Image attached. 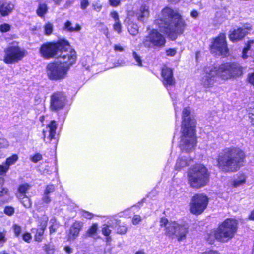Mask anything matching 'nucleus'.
<instances>
[{"label": "nucleus", "instance_id": "6", "mask_svg": "<svg viewBox=\"0 0 254 254\" xmlns=\"http://www.w3.org/2000/svg\"><path fill=\"white\" fill-rule=\"evenodd\" d=\"M68 46V41L62 40L56 43L48 42L40 47L39 52L41 56L45 59L58 57L61 51Z\"/></svg>", "mask_w": 254, "mask_h": 254}, {"label": "nucleus", "instance_id": "59", "mask_svg": "<svg viewBox=\"0 0 254 254\" xmlns=\"http://www.w3.org/2000/svg\"><path fill=\"white\" fill-rule=\"evenodd\" d=\"M110 16L114 19L115 22L119 21V15L116 11L111 12Z\"/></svg>", "mask_w": 254, "mask_h": 254}, {"label": "nucleus", "instance_id": "62", "mask_svg": "<svg viewBox=\"0 0 254 254\" xmlns=\"http://www.w3.org/2000/svg\"><path fill=\"white\" fill-rule=\"evenodd\" d=\"M114 50L115 51L122 52L124 51V48L123 47H122L121 46H120V45H115Z\"/></svg>", "mask_w": 254, "mask_h": 254}, {"label": "nucleus", "instance_id": "49", "mask_svg": "<svg viewBox=\"0 0 254 254\" xmlns=\"http://www.w3.org/2000/svg\"><path fill=\"white\" fill-rule=\"evenodd\" d=\"M42 201L45 203L48 204L51 202V199L49 195L44 193L42 198Z\"/></svg>", "mask_w": 254, "mask_h": 254}, {"label": "nucleus", "instance_id": "25", "mask_svg": "<svg viewBox=\"0 0 254 254\" xmlns=\"http://www.w3.org/2000/svg\"><path fill=\"white\" fill-rule=\"evenodd\" d=\"M64 28L67 31L72 32L75 31H79L81 30V27L79 25L77 24L76 27L75 28H74L72 26L71 22L69 21H67L64 24Z\"/></svg>", "mask_w": 254, "mask_h": 254}, {"label": "nucleus", "instance_id": "11", "mask_svg": "<svg viewBox=\"0 0 254 254\" xmlns=\"http://www.w3.org/2000/svg\"><path fill=\"white\" fill-rule=\"evenodd\" d=\"M208 197L204 194H196L194 195L190 203V212L195 215L201 214L207 207Z\"/></svg>", "mask_w": 254, "mask_h": 254}, {"label": "nucleus", "instance_id": "18", "mask_svg": "<svg viewBox=\"0 0 254 254\" xmlns=\"http://www.w3.org/2000/svg\"><path fill=\"white\" fill-rule=\"evenodd\" d=\"M250 29L245 27L239 28L237 29L234 30L231 32L229 35V39L233 42L240 40L248 34V31Z\"/></svg>", "mask_w": 254, "mask_h": 254}, {"label": "nucleus", "instance_id": "21", "mask_svg": "<svg viewBox=\"0 0 254 254\" xmlns=\"http://www.w3.org/2000/svg\"><path fill=\"white\" fill-rule=\"evenodd\" d=\"M83 227V224L80 221L74 222L71 226L68 237L69 240H74L79 235Z\"/></svg>", "mask_w": 254, "mask_h": 254}, {"label": "nucleus", "instance_id": "4", "mask_svg": "<svg viewBox=\"0 0 254 254\" xmlns=\"http://www.w3.org/2000/svg\"><path fill=\"white\" fill-rule=\"evenodd\" d=\"M188 176L190 185L192 188L199 189L207 184L209 175L204 165L197 164L189 170Z\"/></svg>", "mask_w": 254, "mask_h": 254}, {"label": "nucleus", "instance_id": "64", "mask_svg": "<svg viewBox=\"0 0 254 254\" xmlns=\"http://www.w3.org/2000/svg\"><path fill=\"white\" fill-rule=\"evenodd\" d=\"M49 229H50V234H52V233L56 232L57 228L54 225H52L50 226Z\"/></svg>", "mask_w": 254, "mask_h": 254}, {"label": "nucleus", "instance_id": "17", "mask_svg": "<svg viewBox=\"0 0 254 254\" xmlns=\"http://www.w3.org/2000/svg\"><path fill=\"white\" fill-rule=\"evenodd\" d=\"M48 217L47 216L44 215L39 219L40 227L36 229L35 235V239L37 241H40L42 239L44 231L47 227Z\"/></svg>", "mask_w": 254, "mask_h": 254}, {"label": "nucleus", "instance_id": "19", "mask_svg": "<svg viewBox=\"0 0 254 254\" xmlns=\"http://www.w3.org/2000/svg\"><path fill=\"white\" fill-rule=\"evenodd\" d=\"M162 76L163 78L164 85H173L175 84L173 70L168 67H164L162 70Z\"/></svg>", "mask_w": 254, "mask_h": 254}, {"label": "nucleus", "instance_id": "9", "mask_svg": "<svg viewBox=\"0 0 254 254\" xmlns=\"http://www.w3.org/2000/svg\"><path fill=\"white\" fill-rule=\"evenodd\" d=\"M48 78L53 80H59L65 78L69 70V66H66L62 62H54L49 64L46 67Z\"/></svg>", "mask_w": 254, "mask_h": 254}, {"label": "nucleus", "instance_id": "30", "mask_svg": "<svg viewBox=\"0 0 254 254\" xmlns=\"http://www.w3.org/2000/svg\"><path fill=\"white\" fill-rule=\"evenodd\" d=\"M189 164L190 162L187 161L185 159L180 158L177 160L175 167L176 169L179 170L189 165Z\"/></svg>", "mask_w": 254, "mask_h": 254}, {"label": "nucleus", "instance_id": "2", "mask_svg": "<svg viewBox=\"0 0 254 254\" xmlns=\"http://www.w3.org/2000/svg\"><path fill=\"white\" fill-rule=\"evenodd\" d=\"M196 120L191 114L190 107L183 109L181 129L182 135L180 143L182 150L192 151L195 149L197 141L195 133Z\"/></svg>", "mask_w": 254, "mask_h": 254}, {"label": "nucleus", "instance_id": "33", "mask_svg": "<svg viewBox=\"0 0 254 254\" xmlns=\"http://www.w3.org/2000/svg\"><path fill=\"white\" fill-rule=\"evenodd\" d=\"M98 229V224L97 223H93L92 226L89 228L87 231V234L91 236L95 234Z\"/></svg>", "mask_w": 254, "mask_h": 254}, {"label": "nucleus", "instance_id": "54", "mask_svg": "<svg viewBox=\"0 0 254 254\" xmlns=\"http://www.w3.org/2000/svg\"><path fill=\"white\" fill-rule=\"evenodd\" d=\"M248 82L254 86V72L248 75Z\"/></svg>", "mask_w": 254, "mask_h": 254}, {"label": "nucleus", "instance_id": "32", "mask_svg": "<svg viewBox=\"0 0 254 254\" xmlns=\"http://www.w3.org/2000/svg\"><path fill=\"white\" fill-rule=\"evenodd\" d=\"M18 157L17 155H13L12 156L7 158L4 164L5 165H7V167L9 168L10 165H12L15 163V162L18 160Z\"/></svg>", "mask_w": 254, "mask_h": 254}, {"label": "nucleus", "instance_id": "48", "mask_svg": "<svg viewBox=\"0 0 254 254\" xmlns=\"http://www.w3.org/2000/svg\"><path fill=\"white\" fill-rule=\"evenodd\" d=\"M14 211V208L12 207L7 206L4 208V213L9 216L12 215Z\"/></svg>", "mask_w": 254, "mask_h": 254}, {"label": "nucleus", "instance_id": "8", "mask_svg": "<svg viewBox=\"0 0 254 254\" xmlns=\"http://www.w3.org/2000/svg\"><path fill=\"white\" fill-rule=\"evenodd\" d=\"M166 42L165 36L156 29L150 30L143 40V44L145 47L155 49L164 47Z\"/></svg>", "mask_w": 254, "mask_h": 254}, {"label": "nucleus", "instance_id": "29", "mask_svg": "<svg viewBox=\"0 0 254 254\" xmlns=\"http://www.w3.org/2000/svg\"><path fill=\"white\" fill-rule=\"evenodd\" d=\"M47 12V6L45 3H41L39 5L36 11L37 15L40 17H43Z\"/></svg>", "mask_w": 254, "mask_h": 254}, {"label": "nucleus", "instance_id": "37", "mask_svg": "<svg viewBox=\"0 0 254 254\" xmlns=\"http://www.w3.org/2000/svg\"><path fill=\"white\" fill-rule=\"evenodd\" d=\"M44 249L46 251L47 254H54V247L51 244L45 245Z\"/></svg>", "mask_w": 254, "mask_h": 254}, {"label": "nucleus", "instance_id": "3", "mask_svg": "<svg viewBox=\"0 0 254 254\" xmlns=\"http://www.w3.org/2000/svg\"><path fill=\"white\" fill-rule=\"evenodd\" d=\"M245 157L244 152L238 148H225L218 154L216 166L224 172H236L242 166Z\"/></svg>", "mask_w": 254, "mask_h": 254}, {"label": "nucleus", "instance_id": "61", "mask_svg": "<svg viewBox=\"0 0 254 254\" xmlns=\"http://www.w3.org/2000/svg\"><path fill=\"white\" fill-rule=\"evenodd\" d=\"M6 241L5 234L3 233L0 232V242L5 243Z\"/></svg>", "mask_w": 254, "mask_h": 254}, {"label": "nucleus", "instance_id": "15", "mask_svg": "<svg viewBox=\"0 0 254 254\" xmlns=\"http://www.w3.org/2000/svg\"><path fill=\"white\" fill-rule=\"evenodd\" d=\"M66 48L63 49L60 52L59 56L61 60L59 62H62L66 66L70 67L75 62L76 60V52L70 48V45L68 42V46Z\"/></svg>", "mask_w": 254, "mask_h": 254}, {"label": "nucleus", "instance_id": "57", "mask_svg": "<svg viewBox=\"0 0 254 254\" xmlns=\"http://www.w3.org/2000/svg\"><path fill=\"white\" fill-rule=\"evenodd\" d=\"M249 118L252 124L254 125V108L252 109L249 113Z\"/></svg>", "mask_w": 254, "mask_h": 254}, {"label": "nucleus", "instance_id": "43", "mask_svg": "<svg viewBox=\"0 0 254 254\" xmlns=\"http://www.w3.org/2000/svg\"><path fill=\"white\" fill-rule=\"evenodd\" d=\"M113 28L115 31L118 32V33H120L121 32L122 25L120 21L115 22Z\"/></svg>", "mask_w": 254, "mask_h": 254}, {"label": "nucleus", "instance_id": "16", "mask_svg": "<svg viewBox=\"0 0 254 254\" xmlns=\"http://www.w3.org/2000/svg\"><path fill=\"white\" fill-rule=\"evenodd\" d=\"M216 75L215 67L207 68L205 74L201 79V84L206 88L212 86L215 82Z\"/></svg>", "mask_w": 254, "mask_h": 254}, {"label": "nucleus", "instance_id": "22", "mask_svg": "<svg viewBox=\"0 0 254 254\" xmlns=\"http://www.w3.org/2000/svg\"><path fill=\"white\" fill-rule=\"evenodd\" d=\"M14 5L7 2L0 3V13L3 16H7L10 14L14 9Z\"/></svg>", "mask_w": 254, "mask_h": 254}, {"label": "nucleus", "instance_id": "52", "mask_svg": "<svg viewBox=\"0 0 254 254\" xmlns=\"http://www.w3.org/2000/svg\"><path fill=\"white\" fill-rule=\"evenodd\" d=\"M109 2L112 7H117L120 4V0H109Z\"/></svg>", "mask_w": 254, "mask_h": 254}, {"label": "nucleus", "instance_id": "60", "mask_svg": "<svg viewBox=\"0 0 254 254\" xmlns=\"http://www.w3.org/2000/svg\"><path fill=\"white\" fill-rule=\"evenodd\" d=\"M82 216L86 218L90 219L93 217V215L92 213H89V212L83 211Z\"/></svg>", "mask_w": 254, "mask_h": 254}, {"label": "nucleus", "instance_id": "35", "mask_svg": "<svg viewBox=\"0 0 254 254\" xmlns=\"http://www.w3.org/2000/svg\"><path fill=\"white\" fill-rule=\"evenodd\" d=\"M253 43L254 41L253 40L249 41L247 44V46L243 49L242 56V57L243 59H246L247 58L248 56L247 55L246 53L248 50L250 49L251 47V44H253Z\"/></svg>", "mask_w": 254, "mask_h": 254}, {"label": "nucleus", "instance_id": "44", "mask_svg": "<svg viewBox=\"0 0 254 254\" xmlns=\"http://www.w3.org/2000/svg\"><path fill=\"white\" fill-rule=\"evenodd\" d=\"M132 55L134 59L137 62V64L139 66L142 65V60L139 55H138L136 52H133Z\"/></svg>", "mask_w": 254, "mask_h": 254}, {"label": "nucleus", "instance_id": "13", "mask_svg": "<svg viewBox=\"0 0 254 254\" xmlns=\"http://www.w3.org/2000/svg\"><path fill=\"white\" fill-rule=\"evenodd\" d=\"M211 52H219L221 55L226 56L228 55L229 50L226 40V35L221 33L214 41L211 47Z\"/></svg>", "mask_w": 254, "mask_h": 254}, {"label": "nucleus", "instance_id": "1", "mask_svg": "<svg viewBox=\"0 0 254 254\" xmlns=\"http://www.w3.org/2000/svg\"><path fill=\"white\" fill-rule=\"evenodd\" d=\"M154 23L172 40H176L182 35L186 27V24L181 15L168 6L164 8L156 15Z\"/></svg>", "mask_w": 254, "mask_h": 254}, {"label": "nucleus", "instance_id": "63", "mask_svg": "<svg viewBox=\"0 0 254 254\" xmlns=\"http://www.w3.org/2000/svg\"><path fill=\"white\" fill-rule=\"evenodd\" d=\"M204 254H220L218 251L214 250H209L205 252Z\"/></svg>", "mask_w": 254, "mask_h": 254}, {"label": "nucleus", "instance_id": "51", "mask_svg": "<svg viewBox=\"0 0 254 254\" xmlns=\"http://www.w3.org/2000/svg\"><path fill=\"white\" fill-rule=\"evenodd\" d=\"M166 55L168 56H174L176 54V50L174 48H170L166 50Z\"/></svg>", "mask_w": 254, "mask_h": 254}, {"label": "nucleus", "instance_id": "50", "mask_svg": "<svg viewBox=\"0 0 254 254\" xmlns=\"http://www.w3.org/2000/svg\"><path fill=\"white\" fill-rule=\"evenodd\" d=\"M8 146V142L6 139L0 138V148H5Z\"/></svg>", "mask_w": 254, "mask_h": 254}, {"label": "nucleus", "instance_id": "40", "mask_svg": "<svg viewBox=\"0 0 254 254\" xmlns=\"http://www.w3.org/2000/svg\"><path fill=\"white\" fill-rule=\"evenodd\" d=\"M102 234L106 236H109L111 233V230L109 229V226L104 225L102 229Z\"/></svg>", "mask_w": 254, "mask_h": 254}, {"label": "nucleus", "instance_id": "24", "mask_svg": "<svg viewBox=\"0 0 254 254\" xmlns=\"http://www.w3.org/2000/svg\"><path fill=\"white\" fill-rule=\"evenodd\" d=\"M218 233L216 229L212 230L209 234H208L206 238L207 241L209 244H213L215 240L220 241V239L218 238Z\"/></svg>", "mask_w": 254, "mask_h": 254}, {"label": "nucleus", "instance_id": "34", "mask_svg": "<svg viewBox=\"0 0 254 254\" xmlns=\"http://www.w3.org/2000/svg\"><path fill=\"white\" fill-rule=\"evenodd\" d=\"M128 230V228L126 225H119L117 228V232L120 234H125Z\"/></svg>", "mask_w": 254, "mask_h": 254}, {"label": "nucleus", "instance_id": "42", "mask_svg": "<svg viewBox=\"0 0 254 254\" xmlns=\"http://www.w3.org/2000/svg\"><path fill=\"white\" fill-rule=\"evenodd\" d=\"M42 156L40 153H37L33 156L31 157V158H30L31 161L34 163L38 162V161L42 160Z\"/></svg>", "mask_w": 254, "mask_h": 254}, {"label": "nucleus", "instance_id": "12", "mask_svg": "<svg viewBox=\"0 0 254 254\" xmlns=\"http://www.w3.org/2000/svg\"><path fill=\"white\" fill-rule=\"evenodd\" d=\"M188 232V228L185 225H180L173 221L167 229V236L172 238H176L179 241L185 239Z\"/></svg>", "mask_w": 254, "mask_h": 254}, {"label": "nucleus", "instance_id": "38", "mask_svg": "<svg viewBox=\"0 0 254 254\" xmlns=\"http://www.w3.org/2000/svg\"><path fill=\"white\" fill-rule=\"evenodd\" d=\"M11 26L7 23H4L0 25V30L1 32H6L10 30Z\"/></svg>", "mask_w": 254, "mask_h": 254}, {"label": "nucleus", "instance_id": "27", "mask_svg": "<svg viewBox=\"0 0 254 254\" xmlns=\"http://www.w3.org/2000/svg\"><path fill=\"white\" fill-rule=\"evenodd\" d=\"M19 198L20 199L21 202L22 203L23 206L27 208H29L32 205V202L30 199L25 195L18 196Z\"/></svg>", "mask_w": 254, "mask_h": 254}, {"label": "nucleus", "instance_id": "14", "mask_svg": "<svg viewBox=\"0 0 254 254\" xmlns=\"http://www.w3.org/2000/svg\"><path fill=\"white\" fill-rule=\"evenodd\" d=\"M66 97L61 92L53 93L50 96V110L56 112L63 109L65 105Z\"/></svg>", "mask_w": 254, "mask_h": 254}, {"label": "nucleus", "instance_id": "47", "mask_svg": "<svg viewBox=\"0 0 254 254\" xmlns=\"http://www.w3.org/2000/svg\"><path fill=\"white\" fill-rule=\"evenodd\" d=\"M8 170L7 165H5L4 163L0 164V175L5 174Z\"/></svg>", "mask_w": 254, "mask_h": 254}, {"label": "nucleus", "instance_id": "7", "mask_svg": "<svg viewBox=\"0 0 254 254\" xmlns=\"http://www.w3.org/2000/svg\"><path fill=\"white\" fill-rule=\"evenodd\" d=\"M238 222L233 219H227L216 229L220 242H227L232 238L237 230Z\"/></svg>", "mask_w": 254, "mask_h": 254}, {"label": "nucleus", "instance_id": "39", "mask_svg": "<svg viewBox=\"0 0 254 254\" xmlns=\"http://www.w3.org/2000/svg\"><path fill=\"white\" fill-rule=\"evenodd\" d=\"M13 229L14 231V234L16 236H18L21 233L22 229L21 227L17 224H15L13 226Z\"/></svg>", "mask_w": 254, "mask_h": 254}, {"label": "nucleus", "instance_id": "26", "mask_svg": "<svg viewBox=\"0 0 254 254\" xmlns=\"http://www.w3.org/2000/svg\"><path fill=\"white\" fill-rule=\"evenodd\" d=\"M31 186L27 183L20 185L18 187L19 195L18 196L25 195L27 191L30 189Z\"/></svg>", "mask_w": 254, "mask_h": 254}, {"label": "nucleus", "instance_id": "41", "mask_svg": "<svg viewBox=\"0 0 254 254\" xmlns=\"http://www.w3.org/2000/svg\"><path fill=\"white\" fill-rule=\"evenodd\" d=\"M55 188L53 185H47L44 190V193L49 195V194L53 192Z\"/></svg>", "mask_w": 254, "mask_h": 254}, {"label": "nucleus", "instance_id": "53", "mask_svg": "<svg viewBox=\"0 0 254 254\" xmlns=\"http://www.w3.org/2000/svg\"><path fill=\"white\" fill-rule=\"evenodd\" d=\"M7 193V189L3 187V184L0 185V197L3 196Z\"/></svg>", "mask_w": 254, "mask_h": 254}, {"label": "nucleus", "instance_id": "55", "mask_svg": "<svg viewBox=\"0 0 254 254\" xmlns=\"http://www.w3.org/2000/svg\"><path fill=\"white\" fill-rule=\"evenodd\" d=\"M245 180L244 179H237L234 181L233 186L235 187H237L242 185L245 182Z\"/></svg>", "mask_w": 254, "mask_h": 254}, {"label": "nucleus", "instance_id": "45", "mask_svg": "<svg viewBox=\"0 0 254 254\" xmlns=\"http://www.w3.org/2000/svg\"><path fill=\"white\" fill-rule=\"evenodd\" d=\"M89 5V2L88 0H81L80 7L82 10L86 9Z\"/></svg>", "mask_w": 254, "mask_h": 254}, {"label": "nucleus", "instance_id": "10", "mask_svg": "<svg viewBox=\"0 0 254 254\" xmlns=\"http://www.w3.org/2000/svg\"><path fill=\"white\" fill-rule=\"evenodd\" d=\"M3 61L7 64L18 63L26 55L27 51L18 46L10 45L4 50Z\"/></svg>", "mask_w": 254, "mask_h": 254}, {"label": "nucleus", "instance_id": "28", "mask_svg": "<svg viewBox=\"0 0 254 254\" xmlns=\"http://www.w3.org/2000/svg\"><path fill=\"white\" fill-rule=\"evenodd\" d=\"M127 29L129 33L133 36L136 35L138 33V26L136 23L133 22L129 23Z\"/></svg>", "mask_w": 254, "mask_h": 254}, {"label": "nucleus", "instance_id": "46", "mask_svg": "<svg viewBox=\"0 0 254 254\" xmlns=\"http://www.w3.org/2000/svg\"><path fill=\"white\" fill-rule=\"evenodd\" d=\"M141 221V218L139 215H134L132 219V223L133 225H137Z\"/></svg>", "mask_w": 254, "mask_h": 254}, {"label": "nucleus", "instance_id": "36", "mask_svg": "<svg viewBox=\"0 0 254 254\" xmlns=\"http://www.w3.org/2000/svg\"><path fill=\"white\" fill-rule=\"evenodd\" d=\"M45 33V34L47 35H50L52 32L53 29V25L52 24L48 23L46 24L44 26Z\"/></svg>", "mask_w": 254, "mask_h": 254}, {"label": "nucleus", "instance_id": "31", "mask_svg": "<svg viewBox=\"0 0 254 254\" xmlns=\"http://www.w3.org/2000/svg\"><path fill=\"white\" fill-rule=\"evenodd\" d=\"M173 221L169 222L168 219L165 217H162L160 220V225L161 227H165V234L167 236V229L168 227L170 226V224L172 223Z\"/></svg>", "mask_w": 254, "mask_h": 254}, {"label": "nucleus", "instance_id": "58", "mask_svg": "<svg viewBox=\"0 0 254 254\" xmlns=\"http://www.w3.org/2000/svg\"><path fill=\"white\" fill-rule=\"evenodd\" d=\"M22 237H23V239L27 242H29L32 238V237H31L30 234L29 233H26L24 234L23 235Z\"/></svg>", "mask_w": 254, "mask_h": 254}, {"label": "nucleus", "instance_id": "5", "mask_svg": "<svg viewBox=\"0 0 254 254\" xmlns=\"http://www.w3.org/2000/svg\"><path fill=\"white\" fill-rule=\"evenodd\" d=\"M217 76L224 80L234 78L243 73L242 67L237 63L227 62L215 67Z\"/></svg>", "mask_w": 254, "mask_h": 254}, {"label": "nucleus", "instance_id": "56", "mask_svg": "<svg viewBox=\"0 0 254 254\" xmlns=\"http://www.w3.org/2000/svg\"><path fill=\"white\" fill-rule=\"evenodd\" d=\"M92 6L93 7L94 9L97 12H100L102 7V5L98 2L93 3Z\"/></svg>", "mask_w": 254, "mask_h": 254}, {"label": "nucleus", "instance_id": "20", "mask_svg": "<svg viewBox=\"0 0 254 254\" xmlns=\"http://www.w3.org/2000/svg\"><path fill=\"white\" fill-rule=\"evenodd\" d=\"M138 21L145 22L149 16V6L147 3H143L136 13Z\"/></svg>", "mask_w": 254, "mask_h": 254}, {"label": "nucleus", "instance_id": "23", "mask_svg": "<svg viewBox=\"0 0 254 254\" xmlns=\"http://www.w3.org/2000/svg\"><path fill=\"white\" fill-rule=\"evenodd\" d=\"M47 127L49 128V134L48 139H49L50 142L55 138L56 131L57 128L56 122L55 120L52 121L50 124L47 125Z\"/></svg>", "mask_w": 254, "mask_h": 254}]
</instances>
